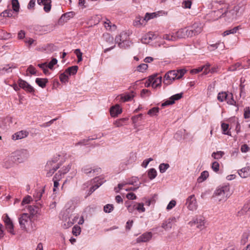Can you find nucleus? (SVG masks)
<instances>
[{"label":"nucleus","mask_w":250,"mask_h":250,"mask_svg":"<svg viewBox=\"0 0 250 250\" xmlns=\"http://www.w3.org/2000/svg\"><path fill=\"white\" fill-rule=\"evenodd\" d=\"M28 157L29 153L26 150L22 149L21 150L16 151L13 153L11 156L4 159L3 166L6 168H8L13 166L12 163L7 165L6 162H7L8 161L10 160L12 161L13 159H14L15 162L20 163L26 160Z\"/></svg>","instance_id":"nucleus-1"},{"label":"nucleus","mask_w":250,"mask_h":250,"mask_svg":"<svg viewBox=\"0 0 250 250\" xmlns=\"http://www.w3.org/2000/svg\"><path fill=\"white\" fill-rule=\"evenodd\" d=\"M186 72V70L184 69L170 70L165 75L163 83L166 85H169L175 80L181 78Z\"/></svg>","instance_id":"nucleus-2"},{"label":"nucleus","mask_w":250,"mask_h":250,"mask_svg":"<svg viewBox=\"0 0 250 250\" xmlns=\"http://www.w3.org/2000/svg\"><path fill=\"white\" fill-rule=\"evenodd\" d=\"M214 194L219 201H225L230 195L229 185H224L219 187L215 190Z\"/></svg>","instance_id":"nucleus-3"},{"label":"nucleus","mask_w":250,"mask_h":250,"mask_svg":"<svg viewBox=\"0 0 250 250\" xmlns=\"http://www.w3.org/2000/svg\"><path fill=\"white\" fill-rule=\"evenodd\" d=\"M19 222L21 229L27 231L30 228H33L30 217L27 213H23L19 218Z\"/></svg>","instance_id":"nucleus-4"},{"label":"nucleus","mask_w":250,"mask_h":250,"mask_svg":"<svg viewBox=\"0 0 250 250\" xmlns=\"http://www.w3.org/2000/svg\"><path fill=\"white\" fill-rule=\"evenodd\" d=\"M203 27L201 23L197 22L194 23L188 28V36H189V37L191 38L200 34L202 31Z\"/></svg>","instance_id":"nucleus-5"},{"label":"nucleus","mask_w":250,"mask_h":250,"mask_svg":"<svg viewBox=\"0 0 250 250\" xmlns=\"http://www.w3.org/2000/svg\"><path fill=\"white\" fill-rule=\"evenodd\" d=\"M186 205L190 210L193 211L197 208L198 204L194 195H191L187 198Z\"/></svg>","instance_id":"nucleus-6"},{"label":"nucleus","mask_w":250,"mask_h":250,"mask_svg":"<svg viewBox=\"0 0 250 250\" xmlns=\"http://www.w3.org/2000/svg\"><path fill=\"white\" fill-rule=\"evenodd\" d=\"M3 221L7 231L13 235L15 234L13 223L7 214L3 217Z\"/></svg>","instance_id":"nucleus-7"},{"label":"nucleus","mask_w":250,"mask_h":250,"mask_svg":"<svg viewBox=\"0 0 250 250\" xmlns=\"http://www.w3.org/2000/svg\"><path fill=\"white\" fill-rule=\"evenodd\" d=\"M18 83L20 88H22L26 91L30 93L34 91V88L26 81L20 79L18 81Z\"/></svg>","instance_id":"nucleus-8"},{"label":"nucleus","mask_w":250,"mask_h":250,"mask_svg":"<svg viewBox=\"0 0 250 250\" xmlns=\"http://www.w3.org/2000/svg\"><path fill=\"white\" fill-rule=\"evenodd\" d=\"M188 224L191 226L193 227L194 225H196V227L200 229H202L204 228L205 220L201 217L199 218L193 219L192 221L188 223Z\"/></svg>","instance_id":"nucleus-9"},{"label":"nucleus","mask_w":250,"mask_h":250,"mask_svg":"<svg viewBox=\"0 0 250 250\" xmlns=\"http://www.w3.org/2000/svg\"><path fill=\"white\" fill-rule=\"evenodd\" d=\"M94 185L91 187L89 190V194H91L100 186H101L105 181L103 179L99 178V177L95 178L93 179Z\"/></svg>","instance_id":"nucleus-10"},{"label":"nucleus","mask_w":250,"mask_h":250,"mask_svg":"<svg viewBox=\"0 0 250 250\" xmlns=\"http://www.w3.org/2000/svg\"><path fill=\"white\" fill-rule=\"evenodd\" d=\"M51 0H37V3L40 5H43V10L48 13L51 9Z\"/></svg>","instance_id":"nucleus-11"},{"label":"nucleus","mask_w":250,"mask_h":250,"mask_svg":"<svg viewBox=\"0 0 250 250\" xmlns=\"http://www.w3.org/2000/svg\"><path fill=\"white\" fill-rule=\"evenodd\" d=\"M232 9L237 17L240 16L245 11V4L244 2H241L234 6Z\"/></svg>","instance_id":"nucleus-12"},{"label":"nucleus","mask_w":250,"mask_h":250,"mask_svg":"<svg viewBox=\"0 0 250 250\" xmlns=\"http://www.w3.org/2000/svg\"><path fill=\"white\" fill-rule=\"evenodd\" d=\"M176 222L177 219L175 217L170 218L162 224V227L166 230H169Z\"/></svg>","instance_id":"nucleus-13"},{"label":"nucleus","mask_w":250,"mask_h":250,"mask_svg":"<svg viewBox=\"0 0 250 250\" xmlns=\"http://www.w3.org/2000/svg\"><path fill=\"white\" fill-rule=\"evenodd\" d=\"M152 237V233L151 232H145L137 238L136 242L138 243L146 242L149 241Z\"/></svg>","instance_id":"nucleus-14"},{"label":"nucleus","mask_w":250,"mask_h":250,"mask_svg":"<svg viewBox=\"0 0 250 250\" xmlns=\"http://www.w3.org/2000/svg\"><path fill=\"white\" fill-rule=\"evenodd\" d=\"M183 94L179 93L176 94L171 96L169 100L166 101L165 102L162 104V106H165L168 105H171L175 103V101L180 99L182 97Z\"/></svg>","instance_id":"nucleus-15"},{"label":"nucleus","mask_w":250,"mask_h":250,"mask_svg":"<svg viewBox=\"0 0 250 250\" xmlns=\"http://www.w3.org/2000/svg\"><path fill=\"white\" fill-rule=\"evenodd\" d=\"M162 79V77H157V76H152L149 77V81L152 83V86L154 88H156L161 85Z\"/></svg>","instance_id":"nucleus-16"},{"label":"nucleus","mask_w":250,"mask_h":250,"mask_svg":"<svg viewBox=\"0 0 250 250\" xmlns=\"http://www.w3.org/2000/svg\"><path fill=\"white\" fill-rule=\"evenodd\" d=\"M221 17H226L227 18V20L229 21H230L236 19L237 16L235 15L233 9H231L229 11H225L224 13H222V15L219 16V18H221Z\"/></svg>","instance_id":"nucleus-17"},{"label":"nucleus","mask_w":250,"mask_h":250,"mask_svg":"<svg viewBox=\"0 0 250 250\" xmlns=\"http://www.w3.org/2000/svg\"><path fill=\"white\" fill-rule=\"evenodd\" d=\"M28 134V132L26 130H21L14 134L12 136V138L14 140L21 139L26 137Z\"/></svg>","instance_id":"nucleus-18"},{"label":"nucleus","mask_w":250,"mask_h":250,"mask_svg":"<svg viewBox=\"0 0 250 250\" xmlns=\"http://www.w3.org/2000/svg\"><path fill=\"white\" fill-rule=\"evenodd\" d=\"M238 173L243 178L250 177V166L246 167L238 170Z\"/></svg>","instance_id":"nucleus-19"},{"label":"nucleus","mask_w":250,"mask_h":250,"mask_svg":"<svg viewBox=\"0 0 250 250\" xmlns=\"http://www.w3.org/2000/svg\"><path fill=\"white\" fill-rule=\"evenodd\" d=\"M188 29L187 28L179 29L177 32L175 33L177 39L189 37V36H188Z\"/></svg>","instance_id":"nucleus-20"},{"label":"nucleus","mask_w":250,"mask_h":250,"mask_svg":"<svg viewBox=\"0 0 250 250\" xmlns=\"http://www.w3.org/2000/svg\"><path fill=\"white\" fill-rule=\"evenodd\" d=\"M155 16V13H147L144 18L143 20L140 19L139 21H135L134 23V25L137 26L138 24H143L145 21H146L148 20H149L153 18Z\"/></svg>","instance_id":"nucleus-21"},{"label":"nucleus","mask_w":250,"mask_h":250,"mask_svg":"<svg viewBox=\"0 0 250 250\" xmlns=\"http://www.w3.org/2000/svg\"><path fill=\"white\" fill-rule=\"evenodd\" d=\"M72 13L71 12L66 13L62 15L58 21V24L60 25H63L65 22H67L70 18L72 17Z\"/></svg>","instance_id":"nucleus-22"},{"label":"nucleus","mask_w":250,"mask_h":250,"mask_svg":"<svg viewBox=\"0 0 250 250\" xmlns=\"http://www.w3.org/2000/svg\"><path fill=\"white\" fill-rule=\"evenodd\" d=\"M110 112L112 117H116L121 113L122 109L119 105H116L111 108Z\"/></svg>","instance_id":"nucleus-23"},{"label":"nucleus","mask_w":250,"mask_h":250,"mask_svg":"<svg viewBox=\"0 0 250 250\" xmlns=\"http://www.w3.org/2000/svg\"><path fill=\"white\" fill-rule=\"evenodd\" d=\"M250 213V205H245L238 212V215L240 216L248 214Z\"/></svg>","instance_id":"nucleus-24"},{"label":"nucleus","mask_w":250,"mask_h":250,"mask_svg":"<svg viewBox=\"0 0 250 250\" xmlns=\"http://www.w3.org/2000/svg\"><path fill=\"white\" fill-rule=\"evenodd\" d=\"M36 83L41 87L43 88L46 86V84L48 82V79L46 78H37L35 80Z\"/></svg>","instance_id":"nucleus-25"},{"label":"nucleus","mask_w":250,"mask_h":250,"mask_svg":"<svg viewBox=\"0 0 250 250\" xmlns=\"http://www.w3.org/2000/svg\"><path fill=\"white\" fill-rule=\"evenodd\" d=\"M78 69V66L75 65L68 67L65 70V73L69 76L73 75L76 74Z\"/></svg>","instance_id":"nucleus-26"},{"label":"nucleus","mask_w":250,"mask_h":250,"mask_svg":"<svg viewBox=\"0 0 250 250\" xmlns=\"http://www.w3.org/2000/svg\"><path fill=\"white\" fill-rule=\"evenodd\" d=\"M57 160H52L47 162L45 168L50 169H51L52 168H53V167H58V168L60 167L61 165L59 164H57Z\"/></svg>","instance_id":"nucleus-27"},{"label":"nucleus","mask_w":250,"mask_h":250,"mask_svg":"<svg viewBox=\"0 0 250 250\" xmlns=\"http://www.w3.org/2000/svg\"><path fill=\"white\" fill-rule=\"evenodd\" d=\"M208 172L207 171H203L201 175L198 178L197 181L199 183H201L205 181L208 177Z\"/></svg>","instance_id":"nucleus-28"},{"label":"nucleus","mask_w":250,"mask_h":250,"mask_svg":"<svg viewBox=\"0 0 250 250\" xmlns=\"http://www.w3.org/2000/svg\"><path fill=\"white\" fill-rule=\"evenodd\" d=\"M163 39L169 41H173L177 40L176 34H165Z\"/></svg>","instance_id":"nucleus-29"},{"label":"nucleus","mask_w":250,"mask_h":250,"mask_svg":"<svg viewBox=\"0 0 250 250\" xmlns=\"http://www.w3.org/2000/svg\"><path fill=\"white\" fill-rule=\"evenodd\" d=\"M148 177L150 180L154 179L157 176V171L155 169L150 168L148 171Z\"/></svg>","instance_id":"nucleus-30"},{"label":"nucleus","mask_w":250,"mask_h":250,"mask_svg":"<svg viewBox=\"0 0 250 250\" xmlns=\"http://www.w3.org/2000/svg\"><path fill=\"white\" fill-rule=\"evenodd\" d=\"M229 125L228 124L222 123L221 124V128L223 131V133L224 134H226L230 136V132L229 131H228L229 128Z\"/></svg>","instance_id":"nucleus-31"},{"label":"nucleus","mask_w":250,"mask_h":250,"mask_svg":"<svg viewBox=\"0 0 250 250\" xmlns=\"http://www.w3.org/2000/svg\"><path fill=\"white\" fill-rule=\"evenodd\" d=\"M228 95L226 92H220L218 93L217 96V99L221 102H224L227 99Z\"/></svg>","instance_id":"nucleus-32"},{"label":"nucleus","mask_w":250,"mask_h":250,"mask_svg":"<svg viewBox=\"0 0 250 250\" xmlns=\"http://www.w3.org/2000/svg\"><path fill=\"white\" fill-rule=\"evenodd\" d=\"M12 5L13 10L15 11V12H18L19 11L20 5L18 0H12Z\"/></svg>","instance_id":"nucleus-33"},{"label":"nucleus","mask_w":250,"mask_h":250,"mask_svg":"<svg viewBox=\"0 0 250 250\" xmlns=\"http://www.w3.org/2000/svg\"><path fill=\"white\" fill-rule=\"evenodd\" d=\"M28 210L30 212L31 215H34L38 212V208L35 206H28Z\"/></svg>","instance_id":"nucleus-34"},{"label":"nucleus","mask_w":250,"mask_h":250,"mask_svg":"<svg viewBox=\"0 0 250 250\" xmlns=\"http://www.w3.org/2000/svg\"><path fill=\"white\" fill-rule=\"evenodd\" d=\"M224 155V152L223 151H219L216 152L212 153L211 156L215 159H219L221 158Z\"/></svg>","instance_id":"nucleus-35"},{"label":"nucleus","mask_w":250,"mask_h":250,"mask_svg":"<svg viewBox=\"0 0 250 250\" xmlns=\"http://www.w3.org/2000/svg\"><path fill=\"white\" fill-rule=\"evenodd\" d=\"M192 4L191 0H184L182 3V6L184 8H190Z\"/></svg>","instance_id":"nucleus-36"},{"label":"nucleus","mask_w":250,"mask_h":250,"mask_svg":"<svg viewBox=\"0 0 250 250\" xmlns=\"http://www.w3.org/2000/svg\"><path fill=\"white\" fill-rule=\"evenodd\" d=\"M238 30V26L235 27L230 30H228L225 31L223 33V35L224 36H226L229 35L230 34H234V33H236V32Z\"/></svg>","instance_id":"nucleus-37"},{"label":"nucleus","mask_w":250,"mask_h":250,"mask_svg":"<svg viewBox=\"0 0 250 250\" xmlns=\"http://www.w3.org/2000/svg\"><path fill=\"white\" fill-rule=\"evenodd\" d=\"M136 209L140 212H144L145 211L146 209L144 207L143 203H135Z\"/></svg>","instance_id":"nucleus-38"},{"label":"nucleus","mask_w":250,"mask_h":250,"mask_svg":"<svg viewBox=\"0 0 250 250\" xmlns=\"http://www.w3.org/2000/svg\"><path fill=\"white\" fill-rule=\"evenodd\" d=\"M169 167V165L168 164H161L159 166L160 172L162 173H164Z\"/></svg>","instance_id":"nucleus-39"},{"label":"nucleus","mask_w":250,"mask_h":250,"mask_svg":"<svg viewBox=\"0 0 250 250\" xmlns=\"http://www.w3.org/2000/svg\"><path fill=\"white\" fill-rule=\"evenodd\" d=\"M159 108L157 107H153L149 109L147 112V114L150 116H155L159 112Z\"/></svg>","instance_id":"nucleus-40"},{"label":"nucleus","mask_w":250,"mask_h":250,"mask_svg":"<svg viewBox=\"0 0 250 250\" xmlns=\"http://www.w3.org/2000/svg\"><path fill=\"white\" fill-rule=\"evenodd\" d=\"M68 76L69 75L65 73V71L64 73H62L60 75V80L61 82L62 83H65L67 82L68 80Z\"/></svg>","instance_id":"nucleus-41"},{"label":"nucleus","mask_w":250,"mask_h":250,"mask_svg":"<svg viewBox=\"0 0 250 250\" xmlns=\"http://www.w3.org/2000/svg\"><path fill=\"white\" fill-rule=\"evenodd\" d=\"M58 169V167H54L53 168H52L51 169L45 168V170L47 171L46 173V176L47 177H50L52 175V174Z\"/></svg>","instance_id":"nucleus-42"},{"label":"nucleus","mask_w":250,"mask_h":250,"mask_svg":"<svg viewBox=\"0 0 250 250\" xmlns=\"http://www.w3.org/2000/svg\"><path fill=\"white\" fill-rule=\"evenodd\" d=\"M100 170L101 169L100 168L92 169L91 167H85L83 169V171L86 174H89L92 171H93V172H95L96 171L98 172L99 171H100Z\"/></svg>","instance_id":"nucleus-43"},{"label":"nucleus","mask_w":250,"mask_h":250,"mask_svg":"<svg viewBox=\"0 0 250 250\" xmlns=\"http://www.w3.org/2000/svg\"><path fill=\"white\" fill-rule=\"evenodd\" d=\"M80 232H81V228L79 226L76 225L73 227V228L72 229V233H73V235H74L75 236H77L80 234Z\"/></svg>","instance_id":"nucleus-44"},{"label":"nucleus","mask_w":250,"mask_h":250,"mask_svg":"<svg viewBox=\"0 0 250 250\" xmlns=\"http://www.w3.org/2000/svg\"><path fill=\"white\" fill-rule=\"evenodd\" d=\"M113 209V206L112 204H107L104 208V210L105 212H111Z\"/></svg>","instance_id":"nucleus-45"},{"label":"nucleus","mask_w":250,"mask_h":250,"mask_svg":"<svg viewBox=\"0 0 250 250\" xmlns=\"http://www.w3.org/2000/svg\"><path fill=\"white\" fill-rule=\"evenodd\" d=\"M75 54L76 55L78 58V62H81L82 61V55L83 53L81 52L80 49H77L74 51Z\"/></svg>","instance_id":"nucleus-46"},{"label":"nucleus","mask_w":250,"mask_h":250,"mask_svg":"<svg viewBox=\"0 0 250 250\" xmlns=\"http://www.w3.org/2000/svg\"><path fill=\"white\" fill-rule=\"evenodd\" d=\"M148 67L147 64L146 63H142L139 65L137 67V70L139 72H144L145 70H146Z\"/></svg>","instance_id":"nucleus-47"},{"label":"nucleus","mask_w":250,"mask_h":250,"mask_svg":"<svg viewBox=\"0 0 250 250\" xmlns=\"http://www.w3.org/2000/svg\"><path fill=\"white\" fill-rule=\"evenodd\" d=\"M11 71V67L8 66H4L0 67V74H3L5 72H9Z\"/></svg>","instance_id":"nucleus-48"},{"label":"nucleus","mask_w":250,"mask_h":250,"mask_svg":"<svg viewBox=\"0 0 250 250\" xmlns=\"http://www.w3.org/2000/svg\"><path fill=\"white\" fill-rule=\"evenodd\" d=\"M58 61L56 59L53 58L52 60L49 62L47 67H48L49 69H52L54 65L57 64Z\"/></svg>","instance_id":"nucleus-49"},{"label":"nucleus","mask_w":250,"mask_h":250,"mask_svg":"<svg viewBox=\"0 0 250 250\" xmlns=\"http://www.w3.org/2000/svg\"><path fill=\"white\" fill-rule=\"evenodd\" d=\"M244 116L245 119H248L250 117V109L249 107H246L245 108Z\"/></svg>","instance_id":"nucleus-50"},{"label":"nucleus","mask_w":250,"mask_h":250,"mask_svg":"<svg viewBox=\"0 0 250 250\" xmlns=\"http://www.w3.org/2000/svg\"><path fill=\"white\" fill-rule=\"evenodd\" d=\"M212 169L215 172H217L219 169V164L217 162H214L212 164Z\"/></svg>","instance_id":"nucleus-51"},{"label":"nucleus","mask_w":250,"mask_h":250,"mask_svg":"<svg viewBox=\"0 0 250 250\" xmlns=\"http://www.w3.org/2000/svg\"><path fill=\"white\" fill-rule=\"evenodd\" d=\"M32 199V197L30 196H27L23 198V199L22 201L21 205H24L25 204H27L30 203Z\"/></svg>","instance_id":"nucleus-52"},{"label":"nucleus","mask_w":250,"mask_h":250,"mask_svg":"<svg viewBox=\"0 0 250 250\" xmlns=\"http://www.w3.org/2000/svg\"><path fill=\"white\" fill-rule=\"evenodd\" d=\"M64 174H62V173L61 170L58 171V173H57L55 176L53 177V180H57V181H60L62 177V175Z\"/></svg>","instance_id":"nucleus-53"},{"label":"nucleus","mask_w":250,"mask_h":250,"mask_svg":"<svg viewBox=\"0 0 250 250\" xmlns=\"http://www.w3.org/2000/svg\"><path fill=\"white\" fill-rule=\"evenodd\" d=\"M4 17H11L13 15V11L11 9L5 10L3 13Z\"/></svg>","instance_id":"nucleus-54"},{"label":"nucleus","mask_w":250,"mask_h":250,"mask_svg":"<svg viewBox=\"0 0 250 250\" xmlns=\"http://www.w3.org/2000/svg\"><path fill=\"white\" fill-rule=\"evenodd\" d=\"M241 65V64L239 62H237L235 64L231 66L229 68V70L230 71H234L237 70V68L240 67Z\"/></svg>","instance_id":"nucleus-55"},{"label":"nucleus","mask_w":250,"mask_h":250,"mask_svg":"<svg viewBox=\"0 0 250 250\" xmlns=\"http://www.w3.org/2000/svg\"><path fill=\"white\" fill-rule=\"evenodd\" d=\"M71 165L69 164L66 167H63L62 168L61 170V171L62 174H65L69 171Z\"/></svg>","instance_id":"nucleus-56"},{"label":"nucleus","mask_w":250,"mask_h":250,"mask_svg":"<svg viewBox=\"0 0 250 250\" xmlns=\"http://www.w3.org/2000/svg\"><path fill=\"white\" fill-rule=\"evenodd\" d=\"M27 71L28 72H29L32 75H35L36 73V70L35 68L31 65H30L28 67Z\"/></svg>","instance_id":"nucleus-57"},{"label":"nucleus","mask_w":250,"mask_h":250,"mask_svg":"<svg viewBox=\"0 0 250 250\" xmlns=\"http://www.w3.org/2000/svg\"><path fill=\"white\" fill-rule=\"evenodd\" d=\"M175 205L176 201L175 200H171L167 206V210H170L175 207Z\"/></svg>","instance_id":"nucleus-58"},{"label":"nucleus","mask_w":250,"mask_h":250,"mask_svg":"<svg viewBox=\"0 0 250 250\" xmlns=\"http://www.w3.org/2000/svg\"><path fill=\"white\" fill-rule=\"evenodd\" d=\"M153 160V159L151 158H149L147 159H146L145 160L142 164V166L144 167H146L147 166V165H148L149 163L150 162V161H152Z\"/></svg>","instance_id":"nucleus-59"},{"label":"nucleus","mask_w":250,"mask_h":250,"mask_svg":"<svg viewBox=\"0 0 250 250\" xmlns=\"http://www.w3.org/2000/svg\"><path fill=\"white\" fill-rule=\"evenodd\" d=\"M151 39V37L148 35L145 36L142 39V42L143 43H147L149 42V41Z\"/></svg>","instance_id":"nucleus-60"},{"label":"nucleus","mask_w":250,"mask_h":250,"mask_svg":"<svg viewBox=\"0 0 250 250\" xmlns=\"http://www.w3.org/2000/svg\"><path fill=\"white\" fill-rule=\"evenodd\" d=\"M127 208L128 211L129 212H131V213L133 212L135 210H136L135 204H134L133 205H130L129 206H127Z\"/></svg>","instance_id":"nucleus-61"},{"label":"nucleus","mask_w":250,"mask_h":250,"mask_svg":"<svg viewBox=\"0 0 250 250\" xmlns=\"http://www.w3.org/2000/svg\"><path fill=\"white\" fill-rule=\"evenodd\" d=\"M126 197L129 200H134L136 199V196L132 192L127 194Z\"/></svg>","instance_id":"nucleus-62"},{"label":"nucleus","mask_w":250,"mask_h":250,"mask_svg":"<svg viewBox=\"0 0 250 250\" xmlns=\"http://www.w3.org/2000/svg\"><path fill=\"white\" fill-rule=\"evenodd\" d=\"M250 150V148L246 144L243 145L241 147V150L242 152H247Z\"/></svg>","instance_id":"nucleus-63"},{"label":"nucleus","mask_w":250,"mask_h":250,"mask_svg":"<svg viewBox=\"0 0 250 250\" xmlns=\"http://www.w3.org/2000/svg\"><path fill=\"white\" fill-rule=\"evenodd\" d=\"M142 116V114H139L136 116H134L132 117L131 120L134 124H135L137 122L138 119L139 118H141Z\"/></svg>","instance_id":"nucleus-64"}]
</instances>
